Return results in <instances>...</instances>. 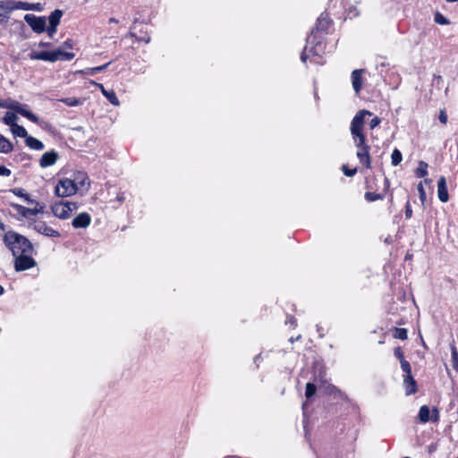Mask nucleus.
I'll return each instance as SVG.
<instances>
[{"label":"nucleus","instance_id":"33","mask_svg":"<svg viewBox=\"0 0 458 458\" xmlns=\"http://www.w3.org/2000/svg\"><path fill=\"white\" fill-rule=\"evenodd\" d=\"M391 159H392V165L394 166L398 165L403 160V156H402V153L400 152V150H398L397 148H394L392 152Z\"/></svg>","mask_w":458,"mask_h":458},{"label":"nucleus","instance_id":"13","mask_svg":"<svg viewBox=\"0 0 458 458\" xmlns=\"http://www.w3.org/2000/svg\"><path fill=\"white\" fill-rule=\"evenodd\" d=\"M91 223V216L87 212H81L76 216L72 225L74 228H87Z\"/></svg>","mask_w":458,"mask_h":458},{"label":"nucleus","instance_id":"20","mask_svg":"<svg viewBox=\"0 0 458 458\" xmlns=\"http://www.w3.org/2000/svg\"><path fill=\"white\" fill-rule=\"evenodd\" d=\"M13 11V1H1L0 0V18L7 20L10 13Z\"/></svg>","mask_w":458,"mask_h":458},{"label":"nucleus","instance_id":"16","mask_svg":"<svg viewBox=\"0 0 458 458\" xmlns=\"http://www.w3.org/2000/svg\"><path fill=\"white\" fill-rule=\"evenodd\" d=\"M437 196L441 202L445 203L449 200L446 181L444 176H440L437 182Z\"/></svg>","mask_w":458,"mask_h":458},{"label":"nucleus","instance_id":"47","mask_svg":"<svg viewBox=\"0 0 458 458\" xmlns=\"http://www.w3.org/2000/svg\"><path fill=\"white\" fill-rule=\"evenodd\" d=\"M412 215V209L410 202L408 201L405 205V218L409 219L411 217Z\"/></svg>","mask_w":458,"mask_h":458},{"label":"nucleus","instance_id":"56","mask_svg":"<svg viewBox=\"0 0 458 458\" xmlns=\"http://www.w3.org/2000/svg\"><path fill=\"white\" fill-rule=\"evenodd\" d=\"M64 46L71 47V45H70L68 42H65V43H64Z\"/></svg>","mask_w":458,"mask_h":458},{"label":"nucleus","instance_id":"31","mask_svg":"<svg viewBox=\"0 0 458 458\" xmlns=\"http://www.w3.org/2000/svg\"><path fill=\"white\" fill-rule=\"evenodd\" d=\"M451 349V355H452V367L453 369L458 372V351L456 349V346L452 344L450 346Z\"/></svg>","mask_w":458,"mask_h":458},{"label":"nucleus","instance_id":"2","mask_svg":"<svg viewBox=\"0 0 458 458\" xmlns=\"http://www.w3.org/2000/svg\"><path fill=\"white\" fill-rule=\"evenodd\" d=\"M4 242L13 256L30 254L33 250L32 243L25 236L13 231L5 233Z\"/></svg>","mask_w":458,"mask_h":458},{"label":"nucleus","instance_id":"22","mask_svg":"<svg viewBox=\"0 0 458 458\" xmlns=\"http://www.w3.org/2000/svg\"><path fill=\"white\" fill-rule=\"evenodd\" d=\"M11 191L20 197V198H22L24 199V200L26 202H28L29 204H32V205H36L37 207H38L39 205H41L38 200L34 199H31L30 197V195L28 193L25 192V191L21 188H14L13 190H11Z\"/></svg>","mask_w":458,"mask_h":458},{"label":"nucleus","instance_id":"14","mask_svg":"<svg viewBox=\"0 0 458 458\" xmlns=\"http://www.w3.org/2000/svg\"><path fill=\"white\" fill-rule=\"evenodd\" d=\"M89 83L97 86L112 105L116 106L120 105V101L114 90H106L103 84L96 82L95 81H90Z\"/></svg>","mask_w":458,"mask_h":458},{"label":"nucleus","instance_id":"36","mask_svg":"<svg viewBox=\"0 0 458 458\" xmlns=\"http://www.w3.org/2000/svg\"><path fill=\"white\" fill-rule=\"evenodd\" d=\"M316 391H317V387L314 384L310 383V382L306 384L305 395L307 398L312 397L316 394Z\"/></svg>","mask_w":458,"mask_h":458},{"label":"nucleus","instance_id":"27","mask_svg":"<svg viewBox=\"0 0 458 458\" xmlns=\"http://www.w3.org/2000/svg\"><path fill=\"white\" fill-rule=\"evenodd\" d=\"M62 16H63V11H61L59 9H56L54 12H52L48 17L49 25L58 26Z\"/></svg>","mask_w":458,"mask_h":458},{"label":"nucleus","instance_id":"26","mask_svg":"<svg viewBox=\"0 0 458 458\" xmlns=\"http://www.w3.org/2000/svg\"><path fill=\"white\" fill-rule=\"evenodd\" d=\"M18 120V116L15 113L6 112L4 116L2 118V122L10 127L14 126Z\"/></svg>","mask_w":458,"mask_h":458},{"label":"nucleus","instance_id":"43","mask_svg":"<svg viewBox=\"0 0 458 458\" xmlns=\"http://www.w3.org/2000/svg\"><path fill=\"white\" fill-rule=\"evenodd\" d=\"M438 119L440 121L441 123L443 124H446L447 123V114H446V112L445 109H442L440 110L439 112V115H438Z\"/></svg>","mask_w":458,"mask_h":458},{"label":"nucleus","instance_id":"11","mask_svg":"<svg viewBox=\"0 0 458 458\" xmlns=\"http://www.w3.org/2000/svg\"><path fill=\"white\" fill-rule=\"evenodd\" d=\"M418 417L421 423H426V422L429 421L430 420L433 421H437L439 420V411L437 408H434L432 410V416L430 417V410H429L428 406L422 405L420 408Z\"/></svg>","mask_w":458,"mask_h":458},{"label":"nucleus","instance_id":"25","mask_svg":"<svg viewBox=\"0 0 458 458\" xmlns=\"http://www.w3.org/2000/svg\"><path fill=\"white\" fill-rule=\"evenodd\" d=\"M325 392L326 394H332L335 397L341 398L343 400H347V395L333 385L327 386L325 388Z\"/></svg>","mask_w":458,"mask_h":458},{"label":"nucleus","instance_id":"49","mask_svg":"<svg viewBox=\"0 0 458 458\" xmlns=\"http://www.w3.org/2000/svg\"><path fill=\"white\" fill-rule=\"evenodd\" d=\"M286 324H290L293 327L296 326V319L293 316L287 317V319L285 321Z\"/></svg>","mask_w":458,"mask_h":458},{"label":"nucleus","instance_id":"54","mask_svg":"<svg viewBox=\"0 0 458 458\" xmlns=\"http://www.w3.org/2000/svg\"><path fill=\"white\" fill-rule=\"evenodd\" d=\"M4 287L2 285H0V295H2L4 293Z\"/></svg>","mask_w":458,"mask_h":458},{"label":"nucleus","instance_id":"30","mask_svg":"<svg viewBox=\"0 0 458 458\" xmlns=\"http://www.w3.org/2000/svg\"><path fill=\"white\" fill-rule=\"evenodd\" d=\"M428 164L424 161L419 162V166L415 171V174L419 178H423L428 174Z\"/></svg>","mask_w":458,"mask_h":458},{"label":"nucleus","instance_id":"32","mask_svg":"<svg viewBox=\"0 0 458 458\" xmlns=\"http://www.w3.org/2000/svg\"><path fill=\"white\" fill-rule=\"evenodd\" d=\"M60 101L68 106H77L82 104V100L77 98H64L60 99Z\"/></svg>","mask_w":458,"mask_h":458},{"label":"nucleus","instance_id":"9","mask_svg":"<svg viewBox=\"0 0 458 458\" xmlns=\"http://www.w3.org/2000/svg\"><path fill=\"white\" fill-rule=\"evenodd\" d=\"M14 257V268L17 272L32 268L37 265L36 260L30 254H18Z\"/></svg>","mask_w":458,"mask_h":458},{"label":"nucleus","instance_id":"58","mask_svg":"<svg viewBox=\"0 0 458 458\" xmlns=\"http://www.w3.org/2000/svg\"><path fill=\"white\" fill-rule=\"evenodd\" d=\"M3 100H0V108H2Z\"/></svg>","mask_w":458,"mask_h":458},{"label":"nucleus","instance_id":"34","mask_svg":"<svg viewBox=\"0 0 458 458\" xmlns=\"http://www.w3.org/2000/svg\"><path fill=\"white\" fill-rule=\"evenodd\" d=\"M394 337L401 340H405L408 337V332L405 328H398L394 329Z\"/></svg>","mask_w":458,"mask_h":458},{"label":"nucleus","instance_id":"42","mask_svg":"<svg viewBox=\"0 0 458 458\" xmlns=\"http://www.w3.org/2000/svg\"><path fill=\"white\" fill-rule=\"evenodd\" d=\"M42 10H43V6L40 3H35V4L29 3L28 11L41 12Z\"/></svg>","mask_w":458,"mask_h":458},{"label":"nucleus","instance_id":"1","mask_svg":"<svg viewBox=\"0 0 458 458\" xmlns=\"http://www.w3.org/2000/svg\"><path fill=\"white\" fill-rule=\"evenodd\" d=\"M367 115H372L368 110H360L352 120L350 131L355 147L357 148L356 156L360 164L366 167H371L369 150L370 147L367 144L366 135L363 132L365 120Z\"/></svg>","mask_w":458,"mask_h":458},{"label":"nucleus","instance_id":"21","mask_svg":"<svg viewBox=\"0 0 458 458\" xmlns=\"http://www.w3.org/2000/svg\"><path fill=\"white\" fill-rule=\"evenodd\" d=\"M79 186V189L88 190L89 187V181L88 175L83 172H78L74 175L73 180Z\"/></svg>","mask_w":458,"mask_h":458},{"label":"nucleus","instance_id":"50","mask_svg":"<svg viewBox=\"0 0 458 458\" xmlns=\"http://www.w3.org/2000/svg\"><path fill=\"white\" fill-rule=\"evenodd\" d=\"M139 40L144 41L145 43H148L150 41V37L146 35L144 37L138 38Z\"/></svg>","mask_w":458,"mask_h":458},{"label":"nucleus","instance_id":"44","mask_svg":"<svg viewBox=\"0 0 458 458\" xmlns=\"http://www.w3.org/2000/svg\"><path fill=\"white\" fill-rule=\"evenodd\" d=\"M381 123V120L379 117L377 116H375L373 119L370 120L369 122V128L370 130H373L375 129L376 127H377Z\"/></svg>","mask_w":458,"mask_h":458},{"label":"nucleus","instance_id":"37","mask_svg":"<svg viewBox=\"0 0 458 458\" xmlns=\"http://www.w3.org/2000/svg\"><path fill=\"white\" fill-rule=\"evenodd\" d=\"M13 11L17 10V9L28 11L29 3L21 2V1H19V2L13 1Z\"/></svg>","mask_w":458,"mask_h":458},{"label":"nucleus","instance_id":"53","mask_svg":"<svg viewBox=\"0 0 458 458\" xmlns=\"http://www.w3.org/2000/svg\"><path fill=\"white\" fill-rule=\"evenodd\" d=\"M260 357H261V354H258V355L255 357L254 361H255V362H257L258 360H259Z\"/></svg>","mask_w":458,"mask_h":458},{"label":"nucleus","instance_id":"28","mask_svg":"<svg viewBox=\"0 0 458 458\" xmlns=\"http://www.w3.org/2000/svg\"><path fill=\"white\" fill-rule=\"evenodd\" d=\"M13 150V144L0 133V152L9 153Z\"/></svg>","mask_w":458,"mask_h":458},{"label":"nucleus","instance_id":"29","mask_svg":"<svg viewBox=\"0 0 458 458\" xmlns=\"http://www.w3.org/2000/svg\"><path fill=\"white\" fill-rule=\"evenodd\" d=\"M11 131L15 137L25 138V140L29 136L26 129L19 124L11 127Z\"/></svg>","mask_w":458,"mask_h":458},{"label":"nucleus","instance_id":"41","mask_svg":"<svg viewBox=\"0 0 458 458\" xmlns=\"http://www.w3.org/2000/svg\"><path fill=\"white\" fill-rule=\"evenodd\" d=\"M418 191H419V195H420V199L424 204V202L426 201V192H425L424 187L422 185V182L419 183Z\"/></svg>","mask_w":458,"mask_h":458},{"label":"nucleus","instance_id":"52","mask_svg":"<svg viewBox=\"0 0 458 458\" xmlns=\"http://www.w3.org/2000/svg\"><path fill=\"white\" fill-rule=\"evenodd\" d=\"M38 45H39V47H50V43L49 42H43V41H41Z\"/></svg>","mask_w":458,"mask_h":458},{"label":"nucleus","instance_id":"7","mask_svg":"<svg viewBox=\"0 0 458 458\" xmlns=\"http://www.w3.org/2000/svg\"><path fill=\"white\" fill-rule=\"evenodd\" d=\"M78 208L77 203L72 201L58 202L52 207V212L55 216L60 219L70 217L72 212Z\"/></svg>","mask_w":458,"mask_h":458},{"label":"nucleus","instance_id":"19","mask_svg":"<svg viewBox=\"0 0 458 458\" xmlns=\"http://www.w3.org/2000/svg\"><path fill=\"white\" fill-rule=\"evenodd\" d=\"M403 386L407 395H411L417 392V384L412 375H404Z\"/></svg>","mask_w":458,"mask_h":458},{"label":"nucleus","instance_id":"24","mask_svg":"<svg viewBox=\"0 0 458 458\" xmlns=\"http://www.w3.org/2000/svg\"><path fill=\"white\" fill-rule=\"evenodd\" d=\"M25 142L26 145L31 149L42 150L44 148V144L39 140L32 136H28L25 140Z\"/></svg>","mask_w":458,"mask_h":458},{"label":"nucleus","instance_id":"12","mask_svg":"<svg viewBox=\"0 0 458 458\" xmlns=\"http://www.w3.org/2000/svg\"><path fill=\"white\" fill-rule=\"evenodd\" d=\"M33 229L38 232V233H41L47 237H59L60 233L58 231L55 230L54 228L48 226L45 222L39 221L36 222L33 225Z\"/></svg>","mask_w":458,"mask_h":458},{"label":"nucleus","instance_id":"5","mask_svg":"<svg viewBox=\"0 0 458 458\" xmlns=\"http://www.w3.org/2000/svg\"><path fill=\"white\" fill-rule=\"evenodd\" d=\"M2 103V108L13 110L15 113L26 117L30 122L44 127V123L40 122L38 117L28 109L27 105L21 104L20 102L10 98L4 99Z\"/></svg>","mask_w":458,"mask_h":458},{"label":"nucleus","instance_id":"46","mask_svg":"<svg viewBox=\"0 0 458 458\" xmlns=\"http://www.w3.org/2000/svg\"><path fill=\"white\" fill-rule=\"evenodd\" d=\"M57 26L49 25L47 28L46 27V30L50 38H53L56 33Z\"/></svg>","mask_w":458,"mask_h":458},{"label":"nucleus","instance_id":"4","mask_svg":"<svg viewBox=\"0 0 458 458\" xmlns=\"http://www.w3.org/2000/svg\"><path fill=\"white\" fill-rule=\"evenodd\" d=\"M75 55L71 52L64 51L63 48H58L55 51H41V52H31L30 58L31 60H42L47 62H56L57 60L71 61L73 59Z\"/></svg>","mask_w":458,"mask_h":458},{"label":"nucleus","instance_id":"51","mask_svg":"<svg viewBox=\"0 0 458 458\" xmlns=\"http://www.w3.org/2000/svg\"><path fill=\"white\" fill-rule=\"evenodd\" d=\"M116 199L119 201V202H123L125 200V196L123 193H119L116 197Z\"/></svg>","mask_w":458,"mask_h":458},{"label":"nucleus","instance_id":"40","mask_svg":"<svg viewBox=\"0 0 458 458\" xmlns=\"http://www.w3.org/2000/svg\"><path fill=\"white\" fill-rule=\"evenodd\" d=\"M342 170H343L344 174L348 177H352L357 173V168L349 169L346 165H344L342 166Z\"/></svg>","mask_w":458,"mask_h":458},{"label":"nucleus","instance_id":"15","mask_svg":"<svg viewBox=\"0 0 458 458\" xmlns=\"http://www.w3.org/2000/svg\"><path fill=\"white\" fill-rule=\"evenodd\" d=\"M57 158H58L57 152H55L54 150L46 152L42 155V157L39 160V165L43 168L51 166L55 164Z\"/></svg>","mask_w":458,"mask_h":458},{"label":"nucleus","instance_id":"45","mask_svg":"<svg viewBox=\"0 0 458 458\" xmlns=\"http://www.w3.org/2000/svg\"><path fill=\"white\" fill-rule=\"evenodd\" d=\"M394 355L401 361L404 360L403 352L401 349V347H396L394 350Z\"/></svg>","mask_w":458,"mask_h":458},{"label":"nucleus","instance_id":"8","mask_svg":"<svg viewBox=\"0 0 458 458\" xmlns=\"http://www.w3.org/2000/svg\"><path fill=\"white\" fill-rule=\"evenodd\" d=\"M24 21L30 25L31 30L40 34L46 30L47 18L45 16H36L34 14H26Z\"/></svg>","mask_w":458,"mask_h":458},{"label":"nucleus","instance_id":"39","mask_svg":"<svg viewBox=\"0 0 458 458\" xmlns=\"http://www.w3.org/2000/svg\"><path fill=\"white\" fill-rule=\"evenodd\" d=\"M400 364H401V368H402L403 371L405 373V375L411 374V365L405 359L401 360Z\"/></svg>","mask_w":458,"mask_h":458},{"label":"nucleus","instance_id":"3","mask_svg":"<svg viewBox=\"0 0 458 458\" xmlns=\"http://www.w3.org/2000/svg\"><path fill=\"white\" fill-rule=\"evenodd\" d=\"M326 52L325 43L315 35V31L312 30L310 36L307 38V46L301 55V62L305 63L307 59L312 56H321Z\"/></svg>","mask_w":458,"mask_h":458},{"label":"nucleus","instance_id":"57","mask_svg":"<svg viewBox=\"0 0 458 458\" xmlns=\"http://www.w3.org/2000/svg\"><path fill=\"white\" fill-rule=\"evenodd\" d=\"M131 37H136V35L133 32H131Z\"/></svg>","mask_w":458,"mask_h":458},{"label":"nucleus","instance_id":"17","mask_svg":"<svg viewBox=\"0 0 458 458\" xmlns=\"http://www.w3.org/2000/svg\"><path fill=\"white\" fill-rule=\"evenodd\" d=\"M363 72V69H357L352 72V85L356 94H358L362 89L361 75Z\"/></svg>","mask_w":458,"mask_h":458},{"label":"nucleus","instance_id":"10","mask_svg":"<svg viewBox=\"0 0 458 458\" xmlns=\"http://www.w3.org/2000/svg\"><path fill=\"white\" fill-rule=\"evenodd\" d=\"M12 207L21 217L28 219H30L31 216H37L39 213H43L45 208L44 205H39L38 207L35 205L33 208H29L20 204H12Z\"/></svg>","mask_w":458,"mask_h":458},{"label":"nucleus","instance_id":"55","mask_svg":"<svg viewBox=\"0 0 458 458\" xmlns=\"http://www.w3.org/2000/svg\"><path fill=\"white\" fill-rule=\"evenodd\" d=\"M116 21L114 18L110 19V22H115Z\"/></svg>","mask_w":458,"mask_h":458},{"label":"nucleus","instance_id":"48","mask_svg":"<svg viewBox=\"0 0 458 458\" xmlns=\"http://www.w3.org/2000/svg\"><path fill=\"white\" fill-rule=\"evenodd\" d=\"M11 174V170L6 168L4 165H0V175L2 176H9Z\"/></svg>","mask_w":458,"mask_h":458},{"label":"nucleus","instance_id":"35","mask_svg":"<svg viewBox=\"0 0 458 458\" xmlns=\"http://www.w3.org/2000/svg\"><path fill=\"white\" fill-rule=\"evenodd\" d=\"M434 21L439 25H448L450 23L449 20L439 12L436 13Z\"/></svg>","mask_w":458,"mask_h":458},{"label":"nucleus","instance_id":"18","mask_svg":"<svg viewBox=\"0 0 458 458\" xmlns=\"http://www.w3.org/2000/svg\"><path fill=\"white\" fill-rule=\"evenodd\" d=\"M330 25V20L328 18L327 13H321V15L318 18L317 25L313 30L315 31V35L319 32H325Z\"/></svg>","mask_w":458,"mask_h":458},{"label":"nucleus","instance_id":"38","mask_svg":"<svg viewBox=\"0 0 458 458\" xmlns=\"http://www.w3.org/2000/svg\"><path fill=\"white\" fill-rule=\"evenodd\" d=\"M365 199H366V200L372 202V201H376L377 199H381L382 196L380 194H377L375 192H366Z\"/></svg>","mask_w":458,"mask_h":458},{"label":"nucleus","instance_id":"6","mask_svg":"<svg viewBox=\"0 0 458 458\" xmlns=\"http://www.w3.org/2000/svg\"><path fill=\"white\" fill-rule=\"evenodd\" d=\"M79 191L78 184L72 179L64 178L59 180L55 186V194L58 197H69Z\"/></svg>","mask_w":458,"mask_h":458},{"label":"nucleus","instance_id":"23","mask_svg":"<svg viewBox=\"0 0 458 458\" xmlns=\"http://www.w3.org/2000/svg\"><path fill=\"white\" fill-rule=\"evenodd\" d=\"M110 64H111V62H108L100 66H96V67H92V68H87L85 70H81L78 72L84 74V75H91L92 76L98 72L105 71L109 66Z\"/></svg>","mask_w":458,"mask_h":458}]
</instances>
